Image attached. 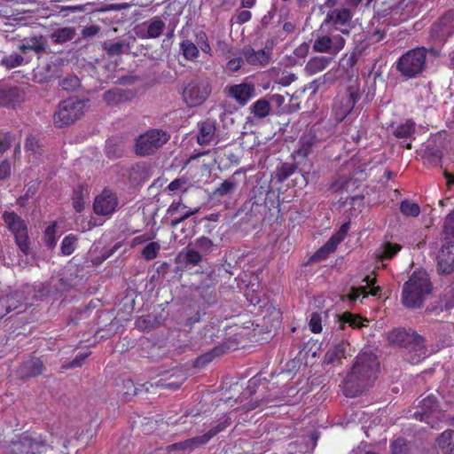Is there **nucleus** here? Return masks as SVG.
<instances>
[{"instance_id": "obj_1", "label": "nucleus", "mask_w": 454, "mask_h": 454, "mask_svg": "<svg viewBox=\"0 0 454 454\" xmlns=\"http://www.w3.org/2000/svg\"><path fill=\"white\" fill-rule=\"evenodd\" d=\"M379 367L378 358L372 353H363L356 356L344 383L346 397L364 394L365 389L375 381Z\"/></svg>"}, {"instance_id": "obj_2", "label": "nucleus", "mask_w": 454, "mask_h": 454, "mask_svg": "<svg viewBox=\"0 0 454 454\" xmlns=\"http://www.w3.org/2000/svg\"><path fill=\"white\" fill-rule=\"evenodd\" d=\"M432 282L426 270H415L403 284L401 300L409 309L420 308L432 292Z\"/></svg>"}, {"instance_id": "obj_3", "label": "nucleus", "mask_w": 454, "mask_h": 454, "mask_svg": "<svg viewBox=\"0 0 454 454\" xmlns=\"http://www.w3.org/2000/svg\"><path fill=\"white\" fill-rule=\"evenodd\" d=\"M426 59V48L420 47L408 51L397 60L396 70L405 78H414L425 69Z\"/></svg>"}, {"instance_id": "obj_4", "label": "nucleus", "mask_w": 454, "mask_h": 454, "mask_svg": "<svg viewBox=\"0 0 454 454\" xmlns=\"http://www.w3.org/2000/svg\"><path fill=\"white\" fill-rule=\"evenodd\" d=\"M211 84L207 78L196 76L183 90V100L189 107L202 105L211 94Z\"/></svg>"}, {"instance_id": "obj_5", "label": "nucleus", "mask_w": 454, "mask_h": 454, "mask_svg": "<svg viewBox=\"0 0 454 454\" xmlns=\"http://www.w3.org/2000/svg\"><path fill=\"white\" fill-rule=\"evenodd\" d=\"M169 138V134L162 129H149L136 139L135 152L140 156L152 155L161 148Z\"/></svg>"}, {"instance_id": "obj_6", "label": "nucleus", "mask_w": 454, "mask_h": 454, "mask_svg": "<svg viewBox=\"0 0 454 454\" xmlns=\"http://www.w3.org/2000/svg\"><path fill=\"white\" fill-rule=\"evenodd\" d=\"M85 102L76 98H67L59 103L53 115L54 124L59 128L68 126L79 120L84 114Z\"/></svg>"}, {"instance_id": "obj_7", "label": "nucleus", "mask_w": 454, "mask_h": 454, "mask_svg": "<svg viewBox=\"0 0 454 454\" xmlns=\"http://www.w3.org/2000/svg\"><path fill=\"white\" fill-rule=\"evenodd\" d=\"M360 99V87L357 79L351 81L344 95H339L333 106L335 121L340 122L352 111Z\"/></svg>"}, {"instance_id": "obj_8", "label": "nucleus", "mask_w": 454, "mask_h": 454, "mask_svg": "<svg viewBox=\"0 0 454 454\" xmlns=\"http://www.w3.org/2000/svg\"><path fill=\"white\" fill-rule=\"evenodd\" d=\"M231 425V418L224 417V419L219 422L215 427H213L207 433L202 435L195 436L183 442L170 444L167 447L168 452L172 451H191L199 446L204 445L208 442L215 435L224 430Z\"/></svg>"}, {"instance_id": "obj_9", "label": "nucleus", "mask_w": 454, "mask_h": 454, "mask_svg": "<svg viewBox=\"0 0 454 454\" xmlns=\"http://www.w3.org/2000/svg\"><path fill=\"white\" fill-rule=\"evenodd\" d=\"M11 454H42L47 447L42 435H33L25 432L11 442Z\"/></svg>"}, {"instance_id": "obj_10", "label": "nucleus", "mask_w": 454, "mask_h": 454, "mask_svg": "<svg viewBox=\"0 0 454 454\" xmlns=\"http://www.w3.org/2000/svg\"><path fill=\"white\" fill-rule=\"evenodd\" d=\"M353 18V12L346 7L328 10L322 26L328 27L331 32L340 31L342 35H348Z\"/></svg>"}, {"instance_id": "obj_11", "label": "nucleus", "mask_w": 454, "mask_h": 454, "mask_svg": "<svg viewBox=\"0 0 454 454\" xmlns=\"http://www.w3.org/2000/svg\"><path fill=\"white\" fill-rule=\"evenodd\" d=\"M3 219L14 235L16 244L20 251L24 254H27L29 252V240L25 221L14 212H4Z\"/></svg>"}, {"instance_id": "obj_12", "label": "nucleus", "mask_w": 454, "mask_h": 454, "mask_svg": "<svg viewBox=\"0 0 454 454\" xmlns=\"http://www.w3.org/2000/svg\"><path fill=\"white\" fill-rule=\"evenodd\" d=\"M434 352L427 345L426 339L415 331L404 348V356L410 364H418Z\"/></svg>"}, {"instance_id": "obj_13", "label": "nucleus", "mask_w": 454, "mask_h": 454, "mask_svg": "<svg viewBox=\"0 0 454 454\" xmlns=\"http://www.w3.org/2000/svg\"><path fill=\"white\" fill-rule=\"evenodd\" d=\"M119 200L115 192L110 189H104L103 192L95 198L93 210L98 215H112L117 209Z\"/></svg>"}, {"instance_id": "obj_14", "label": "nucleus", "mask_w": 454, "mask_h": 454, "mask_svg": "<svg viewBox=\"0 0 454 454\" xmlns=\"http://www.w3.org/2000/svg\"><path fill=\"white\" fill-rule=\"evenodd\" d=\"M345 45V39L340 35H325L318 36L313 43V50L336 55Z\"/></svg>"}, {"instance_id": "obj_15", "label": "nucleus", "mask_w": 454, "mask_h": 454, "mask_svg": "<svg viewBox=\"0 0 454 454\" xmlns=\"http://www.w3.org/2000/svg\"><path fill=\"white\" fill-rule=\"evenodd\" d=\"M200 207H189L182 200H174L167 209V215L171 217L170 226L176 227L179 223H183L189 217L197 215Z\"/></svg>"}, {"instance_id": "obj_16", "label": "nucleus", "mask_w": 454, "mask_h": 454, "mask_svg": "<svg viewBox=\"0 0 454 454\" xmlns=\"http://www.w3.org/2000/svg\"><path fill=\"white\" fill-rule=\"evenodd\" d=\"M48 48L47 39L42 35L24 37L20 41L18 50L26 56L29 51L41 55Z\"/></svg>"}, {"instance_id": "obj_17", "label": "nucleus", "mask_w": 454, "mask_h": 454, "mask_svg": "<svg viewBox=\"0 0 454 454\" xmlns=\"http://www.w3.org/2000/svg\"><path fill=\"white\" fill-rule=\"evenodd\" d=\"M437 270L446 275L454 272V241L443 245L438 252Z\"/></svg>"}, {"instance_id": "obj_18", "label": "nucleus", "mask_w": 454, "mask_h": 454, "mask_svg": "<svg viewBox=\"0 0 454 454\" xmlns=\"http://www.w3.org/2000/svg\"><path fill=\"white\" fill-rule=\"evenodd\" d=\"M349 228L348 223L341 225L339 232L333 235L322 247L312 256L314 261L325 260L330 254L335 251L337 246L344 239Z\"/></svg>"}, {"instance_id": "obj_19", "label": "nucleus", "mask_w": 454, "mask_h": 454, "mask_svg": "<svg viewBox=\"0 0 454 454\" xmlns=\"http://www.w3.org/2000/svg\"><path fill=\"white\" fill-rule=\"evenodd\" d=\"M228 95L240 106H245L255 95V88L252 83H239L227 88Z\"/></svg>"}, {"instance_id": "obj_20", "label": "nucleus", "mask_w": 454, "mask_h": 454, "mask_svg": "<svg viewBox=\"0 0 454 454\" xmlns=\"http://www.w3.org/2000/svg\"><path fill=\"white\" fill-rule=\"evenodd\" d=\"M421 403H423V406H427L428 409L422 412L416 411L413 414V417L416 419L425 421L426 423L430 424L432 427H436V425H434L433 421L434 419H437L438 420L445 419V413L442 411H436L433 409V407L435 405L436 399H422Z\"/></svg>"}, {"instance_id": "obj_21", "label": "nucleus", "mask_w": 454, "mask_h": 454, "mask_svg": "<svg viewBox=\"0 0 454 454\" xmlns=\"http://www.w3.org/2000/svg\"><path fill=\"white\" fill-rule=\"evenodd\" d=\"M433 35L443 39L454 34V12H449L441 17L432 28Z\"/></svg>"}, {"instance_id": "obj_22", "label": "nucleus", "mask_w": 454, "mask_h": 454, "mask_svg": "<svg viewBox=\"0 0 454 454\" xmlns=\"http://www.w3.org/2000/svg\"><path fill=\"white\" fill-rule=\"evenodd\" d=\"M414 330L404 328H395L386 333V339L390 346H395L405 348Z\"/></svg>"}, {"instance_id": "obj_23", "label": "nucleus", "mask_w": 454, "mask_h": 454, "mask_svg": "<svg viewBox=\"0 0 454 454\" xmlns=\"http://www.w3.org/2000/svg\"><path fill=\"white\" fill-rule=\"evenodd\" d=\"M136 96L132 90H122L114 88L104 93L103 98L108 106H117L126 101L131 100Z\"/></svg>"}, {"instance_id": "obj_24", "label": "nucleus", "mask_w": 454, "mask_h": 454, "mask_svg": "<svg viewBox=\"0 0 454 454\" xmlns=\"http://www.w3.org/2000/svg\"><path fill=\"white\" fill-rule=\"evenodd\" d=\"M366 283L365 286L352 287L350 293L348 294V298L351 301H356L362 295L363 298H366L368 294H371L373 296H376L380 288L379 286H374L375 278H372L370 276H366L364 280Z\"/></svg>"}, {"instance_id": "obj_25", "label": "nucleus", "mask_w": 454, "mask_h": 454, "mask_svg": "<svg viewBox=\"0 0 454 454\" xmlns=\"http://www.w3.org/2000/svg\"><path fill=\"white\" fill-rule=\"evenodd\" d=\"M24 98L23 91L17 87H6L0 89V106H13L20 103Z\"/></svg>"}, {"instance_id": "obj_26", "label": "nucleus", "mask_w": 454, "mask_h": 454, "mask_svg": "<svg viewBox=\"0 0 454 454\" xmlns=\"http://www.w3.org/2000/svg\"><path fill=\"white\" fill-rule=\"evenodd\" d=\"M21 305V297L18 294L0 297V319Z\"/></svg>"}, {"instance_id": "obj_27", "label": "nucleus", "mask_w": 454, "mask_h": 454, "mask_svg": "<svg viewBox=\"0 0 454 454\" xmlns=\"http://www.w3.org/2000/svg\"><path fill=\"white\" fill-rule=\"evenodd\" d=\"M259 385L260 380L254 377L247 381L246 388L243 387L242 384L237 382L231 387L230 390L233 394H239L241 397H250L257 393Z\"/></svg>"}, {"instance_id": "obj_28", "label": "nucleus", "mask_w": 454, "mask_h": 454, "mask_svg": "<svg viewBox=\"0 0 454 454\" xmlns=\"http://www.w3.org/2000/svg\"><path fill=\"white\" fill-rule=\"evenodd\" d=\"M215 125L212 120H206L200 125V133L197 137L198 143L200 145L208 144L215 137Z\"/></svg>"}, {"instance_id": "obj_29", "label": "nucleus", "mask_w": 454, "mask_h": 454, "mask_svg": "<svg viewBox=\"0 0 454 454\" xmlns=\"http://www.w3.org/2000/svg\"><path fill=\"white\" fill-rule=\"evenodd\" d=\"M42 371V361L39 358H31L22 364L20 374L22 378H29L41 374Z\"/></svg>"}, {"instance_id": "obj_30", "label": "nucleus", "mask_w": 454, "mask_h": 454, "mask_svg": "<svg viewBox=\"0 0 454 454\" xmlns=\"http://www.w3.org/2000/svg\"><path fill=\"white\" fill-rule=\"evenodd\" d=\"M243 55L250 65L263 66L269 62V54L264 50L254 51L252 48H245Z\"/></svg>"}, {"instance_id": "obj_31", "label": "nucleus", "mask_w": 454, "mask_h": 454, "mask_svg": "<svg viewBox=\"0 0 454 454\" xmlns=\"http://www.w3.org/2000/svg\"><path fill=\"white\" fill-rule=\"evenodd\" d=\"M332 59L325 56L311 58L305 66V72L313 75L325 70L330 64Z\"/></svg>"}, {"instance_id": "obj_32", "label": "nucleus", "mask_w": 454, "mask_h": 454, "mask_svg": "<svg viewBox=\"0 0 454 454\" xmlns=\"http://www.w3.org/2000/svg\"><path fill=\"white\" fill-rule=\"evenodd\" d=\"M215 283L207 276L201 284L198 286L200 297L207 303H211L215 299Z\"/></svg>"}, {"instance_id": "obj_33", "label": "nucleus", "mask_w": 454, "mask_h": 454, "mask_svg": "<svg viewBox=\"0 0 454 454\" xmlns=\"http://www.w3.org/2000/svg\"><path fill=\"white\" fill-rule=\"evenodd\" d=\"M180 52L187 61H196L200 56V49L192 41L183 39L179 43Z\"/></svg>"}, {"instance_id": "obj_34", "label": "nucleus", "mask_w": 454, "mask_h": 454, "mask_svg": "<svg viewBox=\"0 0 454 454\" xmlns=\"http://www.w3.org/2000/svg\"><path fill=\"white\" fill-rule=\"evenodd\" d=\"M318 141L319 140L311 131L304 134L299 140L298 149L296 150L297 155L301 157H306L310 153L312 147L316 145Z\"/></svg>"}, {"instance_id": "obj_35", "label": "nucleus", "mask_w": 454, "mask_h": 454, "mask_svg": "<svg viewBox=\"0 0 454 454\" xmlns=\"http://www.w3.org/2000/svg\"><path fill=\"white\" fill-rule=\"evenodd\" d=\"M249 109L254 120H262L270 115L271 106L270 101L263 98L256 100Z\"/></svg>"}, {"instance_id": "obj_36", "label": "nucleus", "mask_w": 454, "mask_h": 454, "mask_svg": "<svg viewBox=\"0 0 454 454\" xmlns=\"http://www.w3.org/2000/svg\"><path fill=\"white\" fill-rule=\"evenodd\" d=\"M436 442L443 454H454V430L443 431L436 439Z\"/></svg>"}, {"instance_id": "obj_37", "label": "nucleus", "mask_w": 454, "mask_h": 454, "mask_svg": "<svg viewBox=\"0 0 454 454\" xmlns=\"http://www.w3.org/2000/svg\"><path fill=\"white\" fill-rule=\"evenodd\" d=\"M75 36V29L70 27H65L55 29L51 34V39L54 43L63 44L73 40Z\"/></svg>"}, {"instance_id": "obj_38", "label": "nucleus", "mask_w": 454, "mask_h": 454, "mask_svg": "<svg viewBox=\"0 0 454 454\" xmlns=\"http://www.w3.org/2000/svg\"><path fill=\"white\" fill-rule=\"evenodd\" d=\"M347 346L348 344L346 342H340L334 345L325 353L324 363L326 364H331L345 357Z\"/></svg>"}, {"instance_id": "obj_39", "label": "nucleus", "mask_w": 454, "mask_h": 454, "mask_svg": "<svg viewBox=\"0 0 454 454\" xmlns=\"http://www.w3.org/2000/svg\"><path fill=\"white\" fill-rule=\"evenodd\" d=\"M147 392L148 388L144 385L137 387L131 380H125L121 383V389L119 391V394L125 397H129L139 395H143Z\"/></svg>"}, {"instance_id": "obj_40", "label": "nucleus", "mask_w": 454, "mask_h": 454, "mask_svg": "<svg viewBox=\"0 0 454 454\" xmlns=\"http://www.w3.org/2000/svg\"><path fill=\"white\" fill-rule=\"evenodd\" d=\"M363 321H367L366 319H363L360 316L355 315L349 312L343 313L339 317V329L343 330L346 325L352 328H361L364 325Z\"/></svg>"}, {"instance_id": "obj_41", "label": "nucleus", "mask_w": 454, "mask_h": 454, "mask_svg": "<svg viewBox=\"0 0 454 454\" xmlns=\"http://www.w3.org/2000/svg\"><path fill=\"white\" fill-rule=\"evenodd\" d=\"M356 62V52L346 53L340 60V69L343 70L348 77H353L355 75L354 67Z\"/></svg>"}, {"instance_id": "obj_42", "label": "nucleus", "mask_w": 454, "mask_h": 454, "mask_svg": "<svg viewBox=\"0 0 454 454\" xmlns=\"http://www.w3.org/2000/svg\"><path fill=\"white\" fill-rule=\"evenodd\" d=\"M401 249V246L386 242L377 250L376 256L380 261L392 259Z\"/></svg>"}, {"instance_id": "obj_43", "label": "nucleus", "mask_w": 454, "mask_h": 454, "mask_svg": "<svg viewBox=\"0 0 454 454\" xmlns=\"http://www.w3.org/2000/svg\"><path fill=\"white\" fill-rule=\"evenodd\" d=\"M238 183L233 179H227L220 184L213 192V195L216 198H223L231 195L237 189Z\"/></svg>"}, {"instance_id": "obj_44", "label": "nucleus", "mask_w": 454, "mask_h": 454, "mask_svg": "<svg viewBox=\"0 0 454 454\" xmlns=\"http://www.w3.org/2000/svg\"><path fill=\"white\" fill-rule=\"evenodd\" d=\"M25 56L17 52L4 56L0 60V65L7 69H12L22 66L25 63Z\"/></svg>"}, {"instance_id": "obj_45", "label": "nucleus", "mask_w": 454, "mask_h": 454, "mask_svg": "<svg viewBox=\"0 0 454 454\" xmlns=\"http://www.w3.org/2000/svg\"><path fill=\"white\" fill-rule=\"evenodd\" d=\"M165 28V23L158 17L149 21L147 26L146 37L158 38Z\"/></svg>"}, {"instance_id": "obj_46", "label": "nucleus", "mask_w": 454, "mask_h": 454, "mask_svg": "<svg viewBox=\"0 0 454 454\" xmlns=\"http://www.w3.org/2000/svg\"><path fill=\"white\" fill-rule=\"evenodd\" d=\"M194 247L202 254H208L215 247L214 242L206 236H201L196 239L193 242Z\"/></svg>"}, {"instance_id": "obj_47", "label": "nucleus", "mask_w": 454, "mask_h": 454, "mask_svg": "<svg viewBox=\"0 0 454 454\" xmlns=\"http://www.w3.org/2000/svg\"><path fill=\"white\" fill-rule=\"evenodd\" d=\"M124 153V147L120 141L112 138L106 144V154L109 158H119Z\"/></svg>"}, {"instance_id": "obj_48", "label": "nucleus", "mask_w": 454, "mask_h": 454, "mask_svg": "<svg viewBox=\"0 0 454 454\" xmlns=\"http://www.w3.org/2000/svg\"><path fill=\"white\" fill-rule=\"evenodd\" d=\"M59 84L64 90L72 92L80 87L81 82L76 75L68 74L61 79Z\"/></svg>"}, {"instance_id": "obj_49", "label": "nucleus", "mask_w": 454, "mask_h": 454, "mask_svg": "<svg viewBox=\"0 0 454 454\" xmlns=\"http://www.w3.org/2000/svg\"><path fill=\"white\" fill-rule=\"evenodd\" d=\"M414 131L415 123L411 121H406L395 128L394 134L397 137L405 138L411 137Z\"/></svg>"}, {"instance_id": "obj_50", "label": "nucleus", "mask_w": 454, "mask_h": 454, "mask_svg": "<svg viewBox=\"0 0 454 454\" xmlns=\"http://www.w3.org/2000/svg\"><path fill=\"white\" fill-rule=\"evenodd\" d=\"M391 454H411L409 442L403 438H397L390 444Z\"/></svg>"}, {"instance_id": "obj_51", "label": "nucleus", "mask_w": 454, "mask_h": 454, "mask_svg": "<svg viewBox=\"0 0 454 454\" xmlns=\"http://www.w3.org/2000/svg\"><path fill=\"white\" fill-rule=\"evenodd\" d=\"M400 211L405 216L416 217L420 213V207L417 203L403 200L400 205Z\"/></svg>"}, {"instance_id": "obj_52", "label": "nucleus", "mask_w": 454, "mask_h": 454, "mask_svg": "<svg viewBox=\"0 0 454 454\" xmlns=\"http://www.w3.org/2000/svg\"><path fill=\"white\" fill-rule=\"evenodd\" d=\"M128 46L124 42H117L109 44L105 43L103 48L109 57H114L122 54Z\"/></svg>"}, {"instance_id": "obj_53", "label": "nucleus", "mask_w": 454, "mask_h": 454, "mask_svg": "<svg viewBox=\"0 0 454 454\" xmlns=\"http://www.w3.org/2000/svg\"><path fill=\"white\" fill-rule=\"evenodd\" d=\"M219 355H220V348H215L212 351L199 356L195 360L194 364L196 367H203V366L207 365V364H209L214 359V357H215Z\"/></svg>"}, {"instance_id": "obj_54", "label": "nucleus", "mask_w": 454, "mask_h": 454, "mask_svg": "<svg viewBox=\"0 0 454 454\" xmlns=\"http://www.w3.org/2000/svg\"><path fill=\"white\" fill-rule=\"evenodd\" d=\"M160 247L159 243L151 242L145 247V248L142 251V255L147 261L153 260L156 258L160 251Z\"/></svg>"}, {"instance_id": "obj_55", "label": "nucleus", "mask_w": 454, "mask_h": 454, "mask_svg": "<svg viewBox=\"0 0 454 454\" xmlns=\"http://www.w3.org/2000/svg\"><path fill=\"white\" fill-rule=\"evenodd\" d=\"M295 170V167L293 164L284 163L278 168L277 172V178L279 182L286 180Z\"/></svg>"}, {"instance_id": "obj_56", "label": "nucleus", "mask_w": 454, "mask_h": 454, "mask_svg": "<svg viewBox=\"0 0 454 454\" xmlns=\"http://www.w3.org/2000/svg\"><path fill=\"white\" fill-rule=\"evenodd\" d=\"M75 241L76 239L72 235L65 237L61 243L62 254L66 255L71 254L74 251Z\"/></svg>"}, {"instance_id": "obj_57", "label": "nucleus", "mask_w": 454, "mask_h": 454, "mask_svg": "<svg viewBox=\"0 0 454 454\" xmlns=\"http://www.w3.org/2000/svg\"><path fill=\"white\" fill-rule=\"evenodd\" d=\"M56 223H53L49 225L44 231V241L49 247H53L56 245Z\"/></svg>"}, {"instance_id": "obj_58", "label": "nucleus", "mask_w": 454, "mask_h": 454, "mask_svg": "<svg viewBox=\"0 0 454 454\" xmlns=\"http://www.w3.org/2000/svg\"><path fill=\"white\" fill-rule=\"evenodd\" d=\"M168 189L171 192L180 191L184 193L187 191V180L185 178H176L168 185Z\"/></svg>"}, {"instance_id": "obj_59", "label": "nucleus", "mask_w": 454, "mask_h": 454, "mask_svg": "<svg viewBox=\"0 0 454 454\" xmlns=\"http://www.w3.org/2000/svg\"><path fill=\"white\" fill-rule=\"evenodd\" d=\"M443 233L447 236L454 237V210L445 217Z\"/></svg>"}, {"instance_id": "obj_60", "label": "nucleus", "mask_w": 454, "mask_h": 454, "mask_svg": "<svg viewBox=\"0 0 454 454\" xmlns=\"http://www.w3.org/2000/svg\"><path fill=\"white\" fill-rule=\"evenodd\" d=\"M201 258L200 252L195 249H188L184 255L185 262L192 265H198Z\"/></svg>"}, {"instance_id": "obj_61", "label": "nucleus", "mask_w": 454, "mask_h": 454, "mask_svg": "<svg viewBox=\"0 0 454 454\" xmlns=\"http://www.w3.org/2000/svg\"><path fill=\"white\" fill-rule=\"evenodd\" d=\"M321 316L317 313H313L309 319V328L314 333H319L322 331Z\"/></svg>"}, {"instance_id": "obj_62", "label": "nucleus", "mask_w": 454, "mask_h": 454, "mask_svg": "<svg viewBox=\"0 0 454 454\" xmlns=\"http://www.w3.org/2000/svg\"><path fill=\"white\" fill-rule=\"evenodd\" d=\"M89 356H90V352L79 353L73 361H71L67 364L64 365V368L70 369V368L80 367L82 364L83 361Z\"/></svg>"}, {"instance_id": "obj_63", "label": "nucleus", "mask_w": 454, "mask_h": 454, "mask_svg": "<svg viewBox=\"0 0 454 454\" xmlns=\"http://www.w3.org/2000/svg\"><path fill=\"white\" fill-rule=\"evenodd\" d=\"M25 147L27 151L32 152V153H39V143L38 140L33 137L28 136L26 139Z\"/></svg>"}, {"instance_id": "obj_64", "label": "nucleus", "mask_w": 454, "mask_h": 454, "mask_svg": "<svg viewBox=\"0 0 454 454\" xmlns=\"http://www.w3.org/2000/svg\"><path fill=\"white\" fill-rule=\"evenodd\" d=\"M13 142V137L11 136L9 133L4 134L3 137H0V153L6 152L12 143Z\"/></svg>"}]
</instances>
